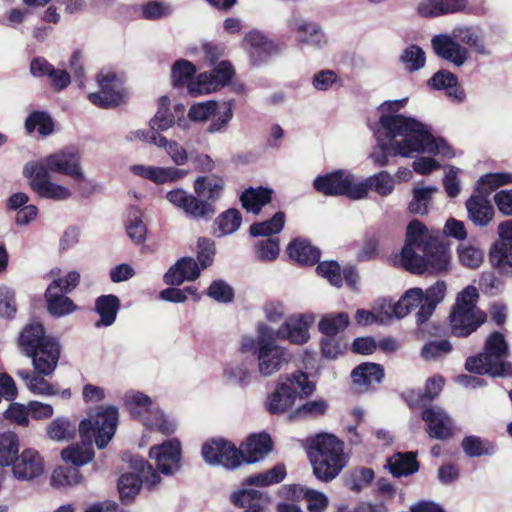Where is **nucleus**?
Listing matches in <instances>:
<instances>
[{
  "mask_svg": "<svg viewBox=\"0 0 512 512\" xmlns=\"http://www.w3.org/2000/svg\"><path fill=\"white\" fill-rule=\"evenodd\" d=\"M165 198L170 204L193 218L210 219L215 214V208L211 203L203 201L181 188L168 191Z\"/></svg>",
  "mask_w": 512,
  "mask_h": 512,
  "instance_id": "13",
  "label": "nucleus"
},
{
  "mask_svg": "<svg viewBox=\"0 0 512 512\" xmlns=\"http://www.w3.org/2000/svg\"><path fill=\"white\" fill-rule=\"evenodd\" d=\"M395 189V178L387 171H380L374 175L359 181L357 186L351 191L352 200H360L368 195L369 190H373L382 197H387Z\"/></svg>",
  "mask_w": 512,
  "mask_h": 512,
  "instance_id": "22",
  "label": "nucleus"
},
{
  "mask_svg": "<svg viewBox=\"0 0 512 512\" xmlns=\"http://www.w3.org/2000/svg\"><path fill=\"white\" fill-rule=\"evenodd\" d=\"M273 190L267 187H250L240 196L242 207L250 213L258 214L261 209L271 202Z\"/></svg>",
  "mask_w": 512,
  "mask_h": 512,
  "instance_id": "37",
  "label": "nucleus"
},
{
  "mask_svg": "<svg viewBox=\"0 0 512 512\" xmlns=\"http://www.w3.org/2000/svg\"><path fill=\"white\" fill-rule=\"evenodd\" d=\"M400 62L408 72L419 71L425 66V52L417 45H409L400 55Z\"/></svg>",
  "mask_w": 512,
  "mask_h": 512,
  "instance_id": "57",
  "label": "nucleus"
},
{
  "mask_svg": "<svg viewBox=\"0 0 512 512\" xmlns=\"http://www.w3.org/2000/svg\"><path fill=\"white\" fill-rule=\"evenodd\" d=\"M429 336L435 339L426 342L420 351V356L425 361H439L453 351V345L449 341L448 327L442 324H432L427 331Z\"/></svg>",
  "mask_w": 512,
  "mask_h": 512,
  "instance_id": "18",
  "label": "nucleus"
},
{
  "mask_svg": "<svg viewBox=\"0 0 512 512\" xmlns=\"http://www.w3.org/2000/svg\"><path fill=\"white\" fill-rule=\"evenodd\" d=\"M218 105V102L212 100L195 103L190 107L188 117L196 123L207 122L216 113Z\"/></svg>",
  "mask_w": 512,
  "mask_h": 512,
  "instance_id": "64",
  "label": "nucleus"
},
{
  "mask_svg": "<svg viewBox=\"0 0 512 512\" xmlns=\"http://www.w3.org/2000/svg\"><path fill=\"white\" fill-rule=\"evenodd\" d=\"M60 356L61 344L58 338L53 336L26 357L31 358L34 371L37 374L49 376L55 371Z\"/></svg>",
  "mask_w": 512,
  "mask_h": 512,
  "instance_id": "17",
  "label": "nucleus"
},
{
  "mask_svg": "<svg viewBox=\"0 0 512 512\" xmlns=\"http://www.w3.org/2000/svg\"><path fill=\"white\" fill-rule=\"evenodd\" d=\"M119 420L118 408L115 406H100L90 418L84 419L79 424L80 433L83 436L92 434L95 444L99 449L105 448L115 435Z\"/></svg>",
  "mask_w": 512,
  "mask_h": 512,
  "instance_id": "7",
  "label": "nucleus"
},
{
  "mask_svg": "<svg viewBox=\"0 0 512 512\" xmlns=\"http://www.w3.org/2000/svg\"><path fill=\"white\" fill-rule=\"evenodd\" d=\"M435 54L457 67L463 66L470 57L469 49L480 54L490 53L482 31L474 26L460 25L452 33L438 34L431 39Z\"/></svg>",
  "mask_w": 512,
  "mask_h": 512,
  "instance_id": "3",
  "label": "nucleus"
},
{
  "mask_svg": "<svg viewBox=\"0 0 512 512\" xmlns=\"http://www.w3.org/2000/svg\"><path fill=\"white\" fill-rule=\"evenodd\" d=\"M509 346L503 333L494 331L485 341L483 352L466 359L465 368L476 375L492 378L512 377V363L507 360Z\"/></svg>",
  "mask_w": 512,
  "mask_h": 512,
  "instance_id": "4",
  "label": "nucleus"
},
{
  "mask_svg": "<svg viewBox=\"0 0 512 512\" xmlns=\"http://www.w3.org/2000/svg\"><path fill=\"white\" fill-rule=\"evenodd\" d=\"M34 166H42L49 173L54 172L71 178L83 177V167L78 151L74 149H62L54 152L39 161L30 162Z\"/></svg>",
  "mask_w": 512,
  "mask_h": 512,
  "instance_id": "11",
  "label": "nucleus"
},
{
  "mask_svg": "<svg viewBox=\"0 0 512 512\" xmlns=\"http://www.w3.org/2000/svg\"><path fill=\"white\" fill-rule=\"evenodd\" d=\"M444 379L442 376H434L427 380L424 392L411 391L408 395L407 402L410 407H419L428 402L433 401L440 393Z\"/></svg>",
  "mask_w": 512,
  "mask_h": 512,
  "instance_id": "42",
  "label": "nucleus"
},
{
  "mask_svg": "<svg viewBox=\"0 0 512 512\" xmlns=\"http://www.w3.org/2000/svg\"><path fill=\"white\" fill-rule=\"evenodd\" d=\"M449 334L466 338L474 333L487 320L485 312H472L460 307H452L449 314Z\"/></svg>",
  "mask_w": 512,
  "mask_h": 512,
  "instance_id": "15",
  "label": "nucleus"
},
{
  "mask_svg": "<svg viewBox=\"0 0 512 512\" xmlns=\"http://www.w3.org/2000/svg\"><path fill=\"white\" fill-rule=\"evenodd\" d=\"M385 125L393 134V146L402 157H411L414 153H432L446 158L455 155L446 141L434 138L427 126L415 118L388 120Z\"/></svg>",
  "mask_w": 512,
  "mask_h": 512,
  "instance_id": "1",
  "label": "nucleus"
},
{
  "mask_svg": "<svg viewBox=\"0 0 512 512\" xmlns=\"http://www.w3.org/2000/svg\"><path fill=\"white\" fill-rule=\"evenodd\" d=\"M349 325V316L345 312L330 314L323 317L319 324V331L328 337H334L339 332L344 331Z\"/></svg>",
  "mask_w": 512,
  "mask_h": 512,
  "instance_id": "54",
  "label": "nucleus"
},
{
  "mask_svg": "<svg viewBox=\"0 0 512 512\" xmlns=\"http://www.w3.org/2000/svg\"><path fill=\"white\" fill-rule=\"evenodd\" d=\"M421 418L431 438L447 440L454 435L452 419L444 410L434 406L424 408Z\"/></svg>",
  "mask_w": 512,
  "mask_h": 512,
  "instance_id": "23",
  "label": "nucleus"
},
{
  "mask_svg": "<svg viewBox=\"0 0 512 512\" xmlns=\"http://www.w3.org/2000/svg\"><path fill=\"white\" fill-rule=\"evenodd\" d=\"M53 289H56V285H49L44 295L49 313L55 316L72 313L76 309L72 299L66 294L52 295Z\"/></svg>",
  "mask_w": 512,
  "mask_h": 512,
  "instance_id": "46",
  "label": "nucleus"
},
{
  "mask_svg": "<svg viewBox=\"0 0 512 512\" xmlns=\"http://www.w3.org/2000/svg\"><path fill=\"white\" fill-rule=\"evenodd\" d=\"M149 457L155 460L158 471L171 475L180 468L181 445L176 439L155 445L149 450Z\"/></svg>",
  "mask_w": 512,
  "mask_h": 512,
  "instance_id": "20",
  "label": "nucleus"
},
{
  "mask_svg": "<svg viewBox=\"0 0 512 512\" xmlns=\"http://www.w3.org/2000/svg\"><path fill=\"white\" fill-rule=\"evenodd\" d=\"M242 223L241 213L234 208L222 212L214 222L216 233L219 236H226L236 232Z\"/></svg>",
  "mask_w": 512,
  "mask_h": 512,
  "instance_id": "53",
  "label": "nucleus"
},
{
  "mask_svg": "<svg viewBox=\"0 0 512 512\" xmlns=\"http://www.w3.org/2000/svg\"><path fill=\"white\" fill-rule=\"evenodd\" d=\"M75 431V426L69 419L64 417L55 418L47 427V435L49 438L57 441L73 438Z\"/></svg>",
  "mask_w": 512,
  "mask_h": 512,
  "instance_id": "59",
  "label": "nucleus"
},
{
  "mask_svg": "<svg viewBox=\"0 0 512 512\" xmlns=\"http://www.w3.org/2000/svg\"><path fill=\"white\" fill-rule=\"evenodd\" d=\"M386 467L395 478L407 477L419 471L417 452H395L387 458Z\"/></svg>",
  "mask_w": 512,
  "mask_h": 512,
  "instance_id": "31",
  "label": "nucleus"
},
{
  "mask_svg": "<svg viewBox=\"0 0 512 512\" xmlns=\"http://www.w3.org/2000/svg\"><path fill=\"white\" fill-rule=\"evenodd\" d=\"M272 449V439L266 432L251 434L238 447L242 454L243 464H253L262 460Z\"/></svg>",
  "mask_w": 512,
  "mask_h": 512,
  "instance_id": "26",
  "label": "nucleus"
},
{
  "mask_svg": "<svg viewBox=\"0 0 512 512\" xmlns=\"http://www.w3.org/2000/svg\"><path fill=\"white\" fill-rule=\"evenodd\" d=\"M94 455L95 453L91 443L83 445L73 444L63 449L61 452L62 459L77 468L92 461Z\"/></svg>",
  "mask_w": 512,
  "mask_h": 512,
  "instance_id": "47",
  "label": "nucleus"
},
{
  "mask_svg": "<svg viewBox=\"0 0 512 512\" xmlns=\"http://www.w3.org/2000/svg\"><path fill=\"white\" fill-rule=\"evenodd\" d=\"M129 171L136 177L149 180L157 185L175 183L185 178L189 170L178 167H163L147 164H133Z\"/></svg>",
  "mask_w": 512,
  "mask_h": 512,
  "instance_id": "19",
  "label": "nucleus"
},
{
  "mask_svg": "<svg viewBox=\"0 0 512 512\" xmlns=\"http://www.w3.org/2000/svg\"><path fill=\"white\" fill-rule=\"evenodd\" d=\"M284 223V213L278 212L270 220L253 224L250 227V233L252 236H269L277 234L282 231Z\"/></svg>",
  "mask_w": 512,
  "mask_h": 512,
  "instance_id": "60",
  "label": "nucleus"
},
{
  "mask_svg": "<svg viewBox=\"0 0 512 512\" xmlns=\"http://www.w3.org/2000/svg\"><path fill=\"white\" fill-rule=\"evenodd\" d=\"M469 219L479 227L489 225L494 219V208L491 203L481 196H472L466 202Z\"/></svg>",
  "mask_w": 512,
  "mask_h": 512,
  "instance_id": "33",
  "label": "nucleus"
},
{
  "mask_svg": "<svg viewBox=\"0 0 512 512\" xmlns=\"http://www.w3.org/2000/svg\"><path fill=\"white\" fill-rule=\"evenodd\" d=\"M408 103V98L398 100H388L379 106V124L380 128L377 132V147L370 154V159L378 167H384L389 164V155H401L393 146V134L386 127L385 123L388 120L396 121L398 119H409L399 111L402 110Z\"/></svg>",
  "mask_w": 512,
  "mask_h": 512,
  "instance_id": "6",
  "label": "nucleus"
},
{
  "mask_svg": "<svg viewBox=\"0 0 512 512\" xmlns=\"http://www.w3.org/2000/svg\"><path fill=\"white\" fill-rule=\"evenodd\" d=\"M257 359L260 374L267 377L279 371L284 363H288L290 355L284 348L276 345L273 337L268 344L261 347Z\"/></svg>",
  "mask_w": 512,
  "mask_h": 512,
  "instance_id": "24",
  "label": "nucleus"
},
{
  "mask_svg": "<svg viewBox=\"0 0 512 512\" xmlns=\"http://www.w3.org/2000/svg\"><path fill=\"white\" fill-rule=\"evenodd\" d=\"M351 376L356 383H380L384 377V369L380 364L363 363L352 370Z\"/></svg>",
  "mask_w": 512,
  "mask_h": 512,
  "instance_id": "51",
  "label": "nucleus"
},
{
  "mask_svg": "<svg viewBox=\"0 0 512 512\" xmlns=\"http://www.w3.org/2000/svg\"><path fill=\"white\" fill-rule=\"evenodd\" d=\"M394 265L419 276H435L450 269V258H388Z\"/></svg>",
  "mask_w": 512,
  "mask_h": 512,
  "instance_id": "21",
  "label": "nucleus"
},
{
  "mask_svg": "<svg viewBox=\"0 0 512 512\" xmlns=\"http://www.w3.org/2000/svg\"><path fill=\"white\" fill-rule=\"evenodd\" d=\"M194 192L208 203L218 201L224 192L225 181L217 175L199 176L194 181Z\"/></svg>",
  "mask_w": 512,
  "mask_h": 512,
  "instance_id": "32",
  "label": "nucleus"
},
{
  "mask_svg": "<svg viewBox=\"0 0 512 512\" xmlns=\"http://www.w3.org/2000/svg\"><path fill=\"white\" fill-rule=\"evenodd\" d=\"M52 337L53 335L47 333L46 328L41 322L31 321L20 330L17 337V346L19 351L27 356Z\"/></svg>",
  "mask_w": 512,
  "mask_h": 512,
  "instance_id": "27",
  "label": "nucleus"
},
{
  "mask_svg": "<svg viewBox=\"0 0 512 512\" xmlns=\"http://www.w3.org/2000/svg\"><path fill=\"white\" fill-rule=\"evenodd\" d=\"M243 48L255 60H262L272 49V43L259 31L248 32L243 39Z\"/></svg>",
  "mask_w": 512,
  "mask_h": 512,
  "instance_id": "44",
  "label": "nucleus"
},
{
  "mask_svg": "<svg viewBox=\"0 0 512 512\" xmlns=\"http://www.w3.org/2000/svg\"><path fill=\"white\" fill-rule=\"evenodd\" d=\"M309 324L304 320L303 316L298 319H292L286 322L280 328V333L294 344H304L309 340Z\"/></svg>",
  "mask_w": 512,
  "mask_h": 512,
  "instance_id": "50",
  "label": "nucleus"
},
{
  "mask_svg": "<svg viewBox=\"0 0 512 512\" xmlns=\"http://www.w3.org/2000/svg\"><path fill=\"white\" fill-rule=\"evenodd\" d=\"M328 407V402L322 398L307 401L293 410L290 414V418L293 420L316 419L324 416Z\"/></svg>",
  "mask_w": 512,
  "mask_h": 512,
  "instance_id": "52",
  "label": "nucleus"
},
{
  "mask_svg": "<svg viewBox=\"0 0 512 512\" xmlns=\"http://www.w3.org/2000/svg\"><path fill=\"white\" fill-rule=\"evenodd\" d=\"M355 176L348 171H336L319 176L314 181V188L325 195H345L352 199L351 191L357 186Z\"/></svg>",
  "mask_w": 512,
  "mask_h": 512,
  "instance_id": "16",
  "label": "nucleus"
},
{
  "mask_svg": "<svg viewBox=\"0 0 512 512\" xmlns=\"http://www.w3.org/2000/svg\"><path fill=\"white\" fill-rule=\"evenodd\" d=\"M121 307L120 299L114 294L99 296L95 301V311L100 316V321L96 324L98 327L111 326L117 317Z\"/></svg>",
  "mask_w": 512,
  "mask_h": 512,
  "instance_id": "38",
  "label": "nucleus"
},
{
  "mask_svg": "<svg viewBox=\"0 0 512 512\" xmlns=\"http://www.w3.org/2000/svg\"><path fill=\"white\" fill-rule=\"evenodd\" d=\"M437 192V187H416L413 189V199L409 204V211L413 214L424 215L428 212V207L433 194Z\"/></svg>",
  "mask_w": 512,
  "mask_h": 512,
  "instance_id": "56",
  "label": "nucleus"
},
{
  "mask_svg": "<svg viewBox=\"0 0 512 512\" xmlns=\"http://www.w3.org/2000/svg\"><path fill=\"white\" fill-rule=\"evenodd\" d=\"M293 497H299L303 494L307 501L308 512H324L328 507L329 501L327 496L319 491L305 489L300 485H290L288 488Z\"/></svg>",
  "mask_w": 512,
  "mask_h": 512,
  "instance_id": "43",
  "label": "nucleus"
},
{
  "mask_svg": "<svg viewBox=\"0 0 512 512\" xmlns=\"http://www.w3.org/2000/svg\"><path fill=\"white\" fill-rule=\"evenodd\" d=\"M84 480L83 475L77 467L60 466L57 467L50 478L51 485L54 488H68L80 484Z\"/></svg>",
  "mask_w": 512,
  "mask_h": 512,
  "instance_id": "49",
  "label": "nucleus"
},
{
  "mask_svg": "<svg viewBox=\"0 0 512 512\" xmlns=\"http://www.w3.org/2000/svg\"><path fill=\"white\" fill-rule=\"evenodd\" d=\"M461 447L464 453L471 458L492 456L497 452V445L488 439L470 435L463 438Z\"/></svg>",
  "mask_w": 512,
  "mask_h": 512,
  "instance_id": "40",
  "label": "nucleus"
},
{
  "mask_svg": "<svg viewBox=\"0 0 512 512\" xmlns=\"http://www.w3.org/2000/svg\"><path fill=\"white\" fill-rule=\"evenodd\" d=\"M273 330L266 325H262L259 328V336L257 338L244 337L241 342L242 352H252L258 358L261 347L264 344H268L273 338Z\"/></svg>",
  "mask_w": 512,
  "mask_h": 512,
  "instance_id": "61",
  "label": "nucleus"
},
{
  "mask_svg": "<svg viewBox=\"0 0 512 512\" xmlns=\"http://www.w3.org/2000/svg\"><path fill=\"white\" fill-rule=\"evenodd\" d=\"M287 475L286 467L279 463L271 469L251 475L244 480V484L258 487H266L278 484L284 480Z\"/></svg>",
  "mask_w": 512,
  "mask_h": 512,
  "instance_id": "45",
  "label": "nucleus"
},
{
  "mask_svg": "<svg viewBox=\"0 0 512 512\" xmlns=\"http://www.w3.org/2000/svg\"><path fill=\"white\" fill-rule=\"evenodd\" d=\"M142 479L138 474L126 473L118 480V490L123 503H129L135 498L142 487Z\"/></svg>",
  "mask_w": 512,
  "mask_h": 512,
  "instance_id": "55",
  "label": "nucleus"
},
{
  "mask_svg": "<svg viewBox=\"0 0 512 512\" xmlns=\"http://www.w3.org/2000/svg\"><path fill=\"white\" fill-rule=\"evenodd\" d=\"M314 476L325 483L334 480L347 465L344 442L330 433L308 437L304 445Z\"/></svg>",
  "mask_w": 512,
  "mask_h": 512,
  "instance_id": "2",
  "label": "nucleus"
},
{
  "mask_svg": "<svg viewBox=\"0 0 512 512\" xmlns=\"http://www.w3.org/2000/svg\"><path fill=\"white\" fill-rule=\"evenodd\" d=\"M160 108L155 116L150 120V127L152 130L166 131L174 125V117L168 110L169 99L162 97L159 101Z\"/></svg>",
  "mask_w": 512,
  "mask_h": 512,
  "instance_id": "63",
  "label": "nucleus"
},
{
  "mask_svg": "<svg viewBox=\"0 0 512 512\" xmlns=\"http://www.w3.org/2000/svg\"><path fill=\"white\" fill-rule=\"evenodd\" d=\"M151 144L164 149L176 166H183L189 161L188 151L177 141L169 140L160 134H153L151 136Z\"/></svg>",
  "mask_w": 512,
  "mask_h": 512,
  "instance_id": "39",
  "label": "nucleus"
},
{
  "mask_svg": "<svg viewBox=\"0 0 512 512\" xmlns=\"http://www.w3.org/2000/svg\"><path fill=\"white\" fill-rule=\"evenodd\" d=\"M196 73V67L193 63L185 59L177 60L171 70V80L175 87H186L190 93L191 84L198 81V75L193 77Z\"/></svg>",
  "mask_w": 512,
  "mask_h": 512,
  "instance_id": "41",
  "label": "nucleus"
},
{
  "mask_svg": "<svg viewBox=\"0 0 512 512\" xmlns=\"http://www.w3.org/2000/svg\"><path fill=\"white\" fill-rule=\"evenodd\" d=\"M23 174L28 179L30 188L41 198L65 201L72 197L70 188L54 182L50 173L42 166L27 163Z\"/></svg>",
  "mask_w": 512,
  "mask_h": 512,
  "instance_id": "9",
  "label": "nucleus"
},
{
  "mask_svg": "<svg viewBox=\"0 0 512 512\" xmlns=\"http://www.w3.org/2000/svg\"><path fill=\"white\" fill-rule=\"evenodd\" d=\"M125 230L128 237L135 243L145 241L148 228L144 221V212L135 205H131L126 210Z\"/></svg>",
  "mask_w": 512,
  "mask_h": 512,
  "instance_id": "36",
  "label": "nucleus"
},
{
  "mask_svg": "<svg viewBox=\"0 0 512 512\" xmlns=\"http://www.w3.org/2000/svg\"><path fill=\"white\" fill-rule=\"evenodd\" d=\"M204 461L210 465H220L228 470L239 468L243 464L241 451L236 445L222 437L206 440L201 447Z\"/></svg>",
  "mask_w": 512,
  "mask_h": 512,
  "instance_id": "8",
  "label": "nucleus"
},
{
  "mask_svg": "<svg viewBox=\"0 0 512 512\" xmlns=\"http://www.w3.org/2000/svg\"><path fill=\"white\" fill-rule=\"evenodd\" d=\"M12 467L17 479L32 480L44 472V460L38 451L28 448L18 455Z\"/></svg>",
  "mask_w": 512,
  "mask_h": 512,
  "instance_id": "25",
  "label": "nucleus"
},
{
  "mask_svg": "<svg viewBox=\"0 0 512 512\" xmlns=\"http://www.w3.org/2000/svg\"><path fill=\"white\" fill-rule=\"evenodd\" d=\"M290 27L297 33L298 40L314 48L323 47L327 40L319 26L305 20H294L290 23Z\"/></svg>",
  "mask_w": 512,
  "mask_h": 512,
  "instance_id": "34",
  "label": "nucleus"
},
{
  "mask_svg": "<svg viewBox=\"0 0 512 512\" xmlns=\"http://www.w3.org/2000/svg\"><path fill=\"white\" fill-rule=\"evenodd\" d=\"M436 243L441 253H445L446 245L444 239L430 232L428 228L419 220H412L406 228L405 245L402 248L400 256H417L414 248L422 249L423 252L430 253L429 246Z\"/></svg>",
  "mask_w": 512,
  "mask_h": 512,
  "instance_id": "12",
  "label": "nucleus"
},
{
  "mask_svg": "<svg viewBox=\"0 0 512 512\" xmlns=\"http://www.w3.org/2000/svg\"><path fill=\"white\" fill-rule=\"evenodd\" d=\"M18 453L19 438L17 434L11 431L0 434V466H13Z\"/></svg>",
  "mask_w": 512,
  "mask_h": 512,
  "instance_id": "48",
  "label": "nucleus"
},
{
  "mask_svg": "<svg viewBox=\"0 0 512 512\" xmlns=\"http://www.w3.org/2000/svg\"><path fill=\"white\" fill-rule=\"evenodd\" d=\"M230 499L243 512H270V498L259 490L241 489L232 493Z\"/></svg>",
  "mask_w": 512,
  "mask_h": 512,
  "instance_id": "28",
  "label": "nucleus"
},
{
  "mask_svg": "<svg viewBox=\"0 0 512 512\" xmlns=\"http://www.w3.org/2000/svg\"><path fill=\"white\" fill-rule=\"evenodd\" d=\"M466 9V0H421L416 10L421 17H438L462 12Z\"/></svg>",
  "mask_w": 512,
  "mask_h": 512,
  "instance_id": "30",
  "label": "nucleus"
},
{
  "mask_svg": "<svg viewBox=\"0 0 512 512\" xmlns=\"http://www.w3.org/2000/svg\"><path fill=\"white\" fill-rule=\"evenodd\" d=\"M321 258H289L293 264L299 266H314L317 265V272L335 286L342 284L341 268L337 261L329 260L319 262Z\"/></svg>",
  "mask_w": 512,
  "mask_h": 512,
  "instance_id": "35",
  "label": "nucleus"
},
{
  "mask_svg": "<svg viewBox=\"0 0 512 512\" xmlns=\"http://www.w3.org/2000/svg\"><path fill=\"white\" fill-rule=\"evenodd\" d=\"M25 128L28 133L37 130L40 135L47 136L54 131V123L47 113L35 111L27 117Z\"/></svg>",
  "mask_w": 512,
  "mask_h": 512,
  "instance_id": "58",
  "label": "nucleus"
},
{
  "mask_svg": "<svg viewBox=\"0 0 512 512\" xmlns=\"http://www.w3.org/2000/svg\"><path fill=\"white\" fill-rule=\"evenodd\" d=\"M316 390L309 375L301 370L290 375H281L275 391L268 397L267 410L271 414H282L293 407L297 398H308Z\"/></svg>",
  "mask_w": 512,
  "mask_h": 512,
  "instance_id": "5",
  "label": "nucleus"
},
{
  "mask_svg": "<svg viewBox=\"0 0 512 512\" xmlns=\"http://www.w3.org/2000/svg\"><path fill=\"white\" fill-rule=\"evenodd\" d=\"M233 74L232 65L227 61H222L211 72L198 75V81L190 86V94L199 96L213 93L228 84Z\"/></svg>",
  "mask_w": 512,
  "mask_h": 512,
  "instance_id": "14",
  "label": "nucleus"
},
{
  "mask_svg": "<svg viewBox=\"0 0 512 512\" xmlns=\"http://www.w3.org/2000/svg\"><path fill=\"white\" fill-rule=\"evenodd\" d=\"M200 275V268L195 258H179L164 274L163 281L170 286H179L184 281H194Z\"/></svg>",
  "mask_w": 512,
  "mask_h": 512,
  "instance_id": "29",
  "label": "nucleus"
},
{
  "mask_svg": "<svg viewBox=\"0 0 512 512\" xmlns=\"http://www.w3.org/2000/svg\"><path fill=\"white\" fill-rule=\"evenodd\" d=\"M97 92L89 93V101L101 108L119 105L125 97L122 77L110 69H102L96 76Z\"/></svg>",
  "mask_w": 512,
  "mask_h": 512,
  "instance_id": "10",
  "label": "nucleus"
},
{
  "mask_svg": "<svg viewBox=\"0 0 512 512\" xmlns=\"http://www.w3.org/2000/svg\"><path fill=\"white\" fill-rule=\"evenodd\" d=\"M206 295L214 301L223 304L231 303L235 298L233 287L222 279L212 281L206 290Z\"/></svg>",
  "mask_w": 512,
  "mask_h": 512,
  "instance_id": "62",
  "label": "nucleus"
}]
</instances>
